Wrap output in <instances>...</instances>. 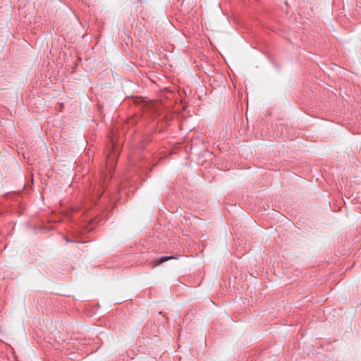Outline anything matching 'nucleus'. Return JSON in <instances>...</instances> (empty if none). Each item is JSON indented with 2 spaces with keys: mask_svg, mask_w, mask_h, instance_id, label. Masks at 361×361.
Listing matches in <instances>:
<instances>
[{
  "mask_svg": "<svg viewBox=\"0 0 361 361\" xmlns=\"http://www.w3.org/2000/svg\"><path fill=\"white\" fill-rule=\"evenodd\" d=\"M175 257L173 256H164L161 257L160 259L156 261V264L159 265L160 264H162L165 262H166L169 259H174Z\"/></svg>",
  "mask_w": 361,
  "mask_h": 361,
  "instance_id": "f257e3e1",
  "label": "nucleus"
},
{
  "mask_svg": "<svg viewBox=\"0 0 361 361\" xmlns=\"http://www.w3.org/2000/svg\"><path fill=\"white\" fill-rule=\"evenodd\" d=\"M95 194L94 195V197H97L96 200H95V203L97 202V201L98 200L99 197L101 196L102 195V192H100V186H98L97 188H94V192Z\"/></svg>",
  "mask_w": 361,
  "mask_h": 361,
  "instance_id": "f03ea898",
  "label": "nucleus"
}]
</instances>
